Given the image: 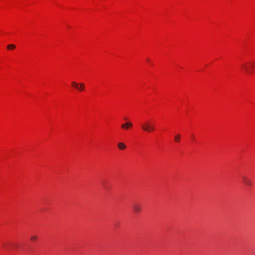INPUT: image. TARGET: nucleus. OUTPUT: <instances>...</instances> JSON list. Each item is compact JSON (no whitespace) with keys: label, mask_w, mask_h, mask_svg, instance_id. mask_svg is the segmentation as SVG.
Returning a JSON list of instances; mask_svg holds the SVG:
<instances>
[{"label":"nucleus","mask_w":255,"mask_h":255,"mask_svg":"<svg viewBox=\"0 0 255 255\" xmlns=\"http://www.w3.org/2000/svg\"><path fill=\"white\" fill-rule=\"evenodd\" d=\"M141 127L143 130L148 132L154 131L155 128V125L149 121L144 122L141 124Z\"/></svg>","instance_id":"1"},{"label":"nucleus","mask_w":255,"mask_h":255,"mask_svg":"<svg viewBox=\"0 0 255 255\" xmlns=\"http://www.w3.org/2000/svg\"><path fill=\"white\" fill-rule=\"evenodd\" d=\"M243 183L248 186H252L253 185L252 181L247 176H243L242 177Z\"/></svg>","instance_id":"2"},{"label":"nucleus","mask_w":255,"mask_h":255,"mask_svg":"<svg viewBox=\"0 0 255 255\" xmlns=\"http://www.w3.org/2000/svg\"><path fill=\"white\" fill-rule=\"evenodd\" d=\"M133 211L135 213H139L141 211V206L138 203H134L132 206Z\"/></svg>","instance_id":"3"},{"label":"nucleus","mask_w":255,"mask_h":255,"mask_svg":"<svg viewBox=\"0 0 255 255\" xmlns=\"http://www.w3.org/2000/svg\"><path fill=\"white\" fill-rule=\"evenodd\" d=\"M132 127V124L131 123L127 122L123 124L121 126L122 128L128 129V128Z\"/></svg>","instance_id":"4"},{"label":"nucleus","mask_w":255,"mask_h":255,"mask_svg":"<svg viewBox=\"0 0 255 255\" xmlns=\"http://www.w3.org/2000/svg\"><path fill=\"white\" fill-rule=\"evenodd\" d=\"M118 147L121 150H124L127 148V146L123 142H119L118 144Z\"/></svg>","instance_id":"5"},{"label":"nucleus","mask_w":255,"mask_h":255,"mask_svg":"<svg viewBox=\"0 0 255 255\" xmlns=\"http://www.w3.org/2000/svg\"><path fill=\"white\" fill-rule=\"evenodd\" d=\"M181 135L180 134H177L174 136V140L177 142L180 141Z\"/></svg>","instance_id":"6"},{"label":"nucleus","mask_w":255,"mask_h":255,"mask_svg":"<svg viewBox=\"0 0 255 255\" xmlns=\"http://www.w3.org/2000/svg\"><path fill=\"white\" fill-rule=\"evenodd\" d=\"M84 89H85V84L83 83H79L78 90H79L80 91H82L84 90Z\"/></svg>","instance_id":"7"},{"label":"nucleus","mask_w":255,"mask_h":255,"mask_svg":"<svg viewBox=\"0 0 255 255\" xmlns=\"http://www.w3.org/2000/svg\"><path fill=\"white\" fill-rule=\"evenodd\" d=\"M15 48V45L13 44H8L7 46V49L8 50H12L14 49Z\"/></svg>","instance_id":"8"},{"label":"nucleus","mask_w":255,"mask_h":255,"mask_svg":"<svg viewBox=\"0 0 255 255\" xmlns=\"http://www.w3.org/2000/svg\"><path fill=\"white\" fill-rule=\"evenodd\" d=\"M72 86L77 90H78V88L79 87V84L76 83V82H72L71 83Z\"/></svg>","instance_id":"9"},{"label":"nucleus","mask_w":255,"mask_h":255,"mask_svg":"<svg viewBox=\"0 0 255 255\" xmlns=\"http://www.w3.org/2000/svg\"><path fill=\"white\" fill-rule=\"evenodd\" d=\"M242 67L243 68V69L244 70L245 72H247V73L250 72V70L248 69V68L247 67V66H246V64L242 65Z\"/></svg>","instance_id":"10"},{"label":"nucleus","mask_w":255,"mask_h":255,"mask_svg":"<svg viewBox=\"0 0 255 255\" xmlns=\"http://www.w3.org/2000/svg\"><path fill=\"white\" fill-rule=\"evenodd\" d=\"M30 239L32 241H35L37 240V237L36 236H33L31 237Z\"/></svg>","instance_id":"11"},{"label":"nucleus","mask_w":255,"mask_h":255,"mask_svg":"<svg viewBox=\"0 0 255 255\" xmlns=\"http://www.w3.org/2000/svg\"><path fill=\"white\" fill-rule=\"evenodd\" d=\"M3 247L4 248L6 249V250L8 249V244H7V243H4L3 244Z\"/></svg>","instance_id":"12"}]
</instances>
